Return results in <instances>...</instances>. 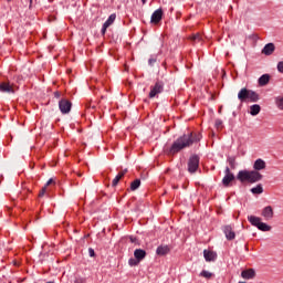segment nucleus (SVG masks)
<instances>
[{
  "mask_svg": "<svg viewBox=\"0 0 283 283\" xmlns=\"http://www.w3.org/2000/svg\"><path fill=\"white\" fill-rule=\"evenodd\" d=\"M254 171H262V169H266V161H264L262 158H259L253 164Z\"/></svg>",
  "mask_w": 283,
  "mask_h": 283,
  "instance_id": "obj_14",
  "label": "nucleus"
},
{
  "mask_svg": "<svg viewBox=\"0 0 283 283\" xmlns=\"http://www.w3.org/2000/svg\"><path fill=\"white\" fill-rule=\"evenodd\" d=\"M125 174H127V169H124V170L119 171L116 175V177L113 179L112 187H117L118 182H120V180H123V178H125Z\"/></svg>",
  "mask_w": 283,
  "mask_h": 283,
  "instance_id": "obj_19",
  "label": "nucleus"
},
{
  "mask_svg": "<svg viewBox=\"0 0 283 283\" xmlns=\"http://www.w3.org/2000/svg\"><path fill=\"white\" fill-rule=\"evenodd\" d=\"M275 52V44L273 42H270L264 45V48L261 51V54H264V56H271Z\"/></svg>",
  "mask_w": 283,
  "mask_h": 283,
  "instance_id": "obj_11",
  "label": "nucleus"
},
{
  "mask_svg": "<svg viewBox=\"0 0 283 283\" xmlns=\"http://www.w3.org/2000/svg\"><path fill=\"white\" fill-rule=\"evenodd\" d=\"M163 9H157L156 11H154V13L151 14L150 18V23H154L155 25L160 23V21H163Z\"/></svg>",
  "mask_w": 283,
  "mask_h": 283,
  "instance_id": "obj_9",
  "label": "nucleus"
},
{
  "mask_svg": "<svg viewBox=\"0 0 283 283\" xmlns=\"http://www.w3.org/2000/svg\"><path fill=\"white\" fill-rule=\"evenodd\" d=\"M8 1V3H10V1H12V0H7Z\"/></svg>",
  "mask_w": 283,
  "mask_h": 283,
  "instance_id": "obj_44",
  "label": "nucleus"
},
{
  "mask_svg": "<svg viewBox=\"0 0 283 283\" xmlns=\"http://www.w3.org/2000/svg\"><path fill=\"white\" fill-rule=\"evenodd\" d=\"M128 264L129 266H138V264H140V261H137L136 259H129Z\"/></svg>",
  "mask_w": 283,
  "mask_h": 283,
  "instance_id": "obj_30",
  "label": "nucleus"
},
{
  "mask_svg": "<svg viewBox=\"0 0 283 283\" xmlns=\"http://www.w3.org/2000/svg\"><path fill=\"white\" fill-rule=\"evenodd\" d=\"M241 276L244 277V280H249V270H244V271L241 273Z\"/></svg>",
  "mask_w": 283,
  "mask_h": 283,
  "instance_id": "obj_36",
  "label": "nucleus"
},
{
  "mask_svg": "<svg viewBox=\"0 0 283 283\" xmlns=\"http://www.w3.org/2000/svg\"><path fill=\"white\" fill-rule=\"evenodd\" d=\"M154 63H156V57H150V59L148 60V64H149V65H154Z\"/></svg>",
  "mask_w": 283,
  "mask_h": 283,
  "instance_id": "obj_39",
  "label": "nucleus"
},
{
  "mask_svg": "<svg viewBox=\"0 0 283 283\" xmlns=\"http://www.w3.org/2000/svg\"><path fill=\"white\" fill-rule=\"evenodd\" d=\"M0 92H2V94H14V84H11L10 82H1Z\"/></svg>",
  "mask_w": 283,
  "mask_h": 283,
  "instance_id": "obj_8",
  "label": "nucleus"
},
{
  "mask_svg": "<svg viewBox=\"0 0 283 283\" xmlns=\"http://www.w3.org/2000/svg\"><path fill=\"white\" fill-rule=\"evenodd\" d=\"M88 255L91 258H94V255H96V252H94V249H92V248L88 249Z\"/></svg>",
  "mask_w": 283,
  "mask_h": 283,
  "instance_id": "obj_38",
  "label": "nucleus"
},
{
  "mask_svg": "<svg viewBox=\"0 0 283 283\" xmlns=\"http://www.w3.org/2000/svg\"><path fill=\"white\" fill-rule=\"evenodd\" d=\"M59 107H60V112H62L63 114H70V112H72V102H70L69 99L62 98L59 102Z\"/></svg>",
  "mask_w": 283,
  "mask_h": 283,
  "instance_id": "obj_6",
  "label": "nucleus"
},
{
  "mask_svg": "<svg viewBox=\"0 0 283 283\" xmlns=\"http://www.w3.org/2000/svg\"><path fill=\"white\" fill-rule=\"evenodd\" d=\"M276 67H277V72L283 74V61L279 62Z\"/></svg>",
  "mask_w": 283,
  "mask_h": 283,
  "instance_id": "obj_35",
  "label": "nucleus"
},
{
  "mask_svg": "<svg viewBox=\"0 0 283 283\" xmlns=\"http://www.w3.org/2000/svg\"><path fill=\"white\" fill-rule=\"evenodd\" d=\"M200 167V156L192 155L188 160V171L189 174H196Z\"/></svg>",
  "mask_w": 283,
  "mask_h": 283,
  "instance_id": "obj_3",
  "label": "nucleus"
},
{
  "mask_svg": "<svg viewBox=\"0 0 283 283\" xmlns=\"http://www.w3.org/2000/svg\"><path fill=\"white\" fill-rule=\"evenodd\" d=\"M226 176L222 179L223 187H229L233 180H235V175L231 172V168L227 167L224 171Z\"/></svg>",
  "mask_w": 283,
  "mask_h": 283,
  "instance_id": "obj_5",
  "label": "nucleus"
},
{
  "mask_svg": "<svg viewBox=\"0 0 283 283\" xmlns=\"http://www.w3.org/2000/svg\"><path fill=\"white\" fill-rule=\"evenodd\" d=\"M171 251L169 245H159L156 250L157 255H167Z\"/></svg>",
  "mask_w": 283,
  "mask_h": 283,
  "instance_id": "obj_20",
  "label": "nucleus"
},
{
  "mask_svg": "<svg viewBox=\"0 0 283 283\" xmlns=\"http://www.w3.org/2000/svg\"><path fill=\"white\" fill-rule=\"evenodd\" d=\"M165 92V83L163 81H157L154 86L150 87L149 98H156L158 94Z\"/></svg>",
  "mask_w": 283,
  "mask_h": 283,
  "instance_id": "obj_4",
  "label": "nucleus"
},
{
  "mask_svg": "<svg viewBox=\"0 0 283 283\" xmlns=\"http://www.w3.org/2000/svg\"><path fill=\"white\" fill-rule=\"evenodd\" d=\"M214 125L217 129H222V119H216Z\"/></svg>",
  "mask_w": 283,
  "mask_h": 283,
  "instance_id": "obj_34",
  "label": "nucleus"
},
{
  "mask_svg": "<svg viewBox=\"0 0 283 283\" xmlns=\"http://www.w3.org/2000/svg\"><path fill=\"white\" fill-rule=\"evenodd\" d=\"M52 184H54V179H49L44 187H50Z\"/></svg>",
  "mask_w": 283,
  "mask_h": 283,
  "instance_id": "obj_40",
  "label": "nucleus"
},
{
  "mask_svg": "<svg viewBox=\"0 0 283 283\" xmlns=\"http://www.w3.org/2000/svg\"><path fill=\"white\" fill-rule=\"evenodd\" d=\"M276 105L279 109H283V96L276 99Z\"/></svg>",
  "mask_w": 283,
  "mask_h": 283,
  "instance_id": "obj_32",
  "label": "nucleus"
},
{
  "mask_svg": "<svg viewBox=\"0 0 283 283\" xmlns=\"http://www.w3.org/2000/svg\"><path fill=\"white\" fill-rule=\"evenodd\" d=\"M114 21H116V13L111 14L108 19L104 22V25L109 28V25H112Z\"/></svg>",
  "mask_w": 283,
  "mask_h": 283,
  "instance_id": "obj_25",
  "label": "nucleus"
},
{
  "mask_svg": "<svg viewBox=\"0 0 283 283\" xmlns=\"http://www.w3.org/2000/svg\"><path fill=\"white\" fill-rule=\"evenodd\" d=\"M139 187H140V179H135L130 184V191H136V189H138Z\"/></svg>",
  "mask_w": 283,
  "mask_h": 283,
  "instance_id": "obj_26",
  "label": "nucleus"
},
{
  "mask_svg": "<svg viewBox=\"0 0 283 283\" xmlns=\"http://www.w3.org/2000/svg\"><path fill=\"white\" fill-rule=\"evenodd\" d=\"M142 2H143V6H145V3H147V0H142Z\"/></svg>",
  "mask_w": 283,
  "mask_h": 283,
  "instance_id": "obj_42",
  "label": "nucleus"
},
{
  "mask_svg": "<svg viewBox=\"0 0 283 283\" xmlns=\"http://www.w3.org/2000/svg\"><path fill=\"white\" fill-rule=\"evenodd\" d=\"M46 191H48V187L44 186V187L40 190V192H39V198H43V196H45Z\"/></svg>",
  "mask_w": 283,
  "mask_h": 283,
  "instance_id": "obj_33",
  "label": "nucleus"
},
{
  "mask_svg": "<svg viewBox=\"0 0 283 283\" xmlns=\"http://www.w3.org/2000/svg\"><path fill=\"white\" fill-rule=\"evenodd\" d=\"M223 232L227 240H235V232L233 231V228H231V226H226L223 228Z\"/></svg>",
  "mask_w": 283,
  "mask_h": 283,
  "instance_id": "obj_17",
  "label": "nucleus"
},
{
  "mask_svg": "<svg viewBox=\"0 0 283 283\" xmlns=\"http://www.w3.org/2000/svg\"><path fill=\"white\" fill-rule=\"evenodd\" d=\"M107 28H109V27H106V24H103L102 30H101V32H102L103 35L106 34Z\"/></svg>",
  "mask_w": 283,
  "mask_h": 283,
  "instance_id": "obj_37",
  "label": "nucleus"
},
{
  "mask_svg": "<svg viewBox=\"0 0 283 283\" xmlns=\"http://www.w3.org/2000/svg\"><path fill=\"white\" fill-rule=\"evenodd\" d=\"M249 222L252 224V227H256V229H259V231H263V232L271 231V226L262 222V218H260V217L250 216Z\"/></svg>",
  "mask_w": 283,
  "mask_h": 283,
  "instance_id": "obj_2",
  "label": "nucleus"
},
{
  "mask_svg": "<svg viewBox=\"0 0 283 283\" xmlns=\"http://www.w3.org/2000/svg\"><path fill=\"white\" fill-rule=\"evenodd\" d=\"M211 275H213L211 272L207 271V270H202L200 273L201 277H206V280L211 279Z\"/></svg>",
  "mask_w": 283,
  "mask_h": 283,
  "instance_id": "obj_28",
  "label": "nucleus"
},
{
  "mask_svg": "<svg viewBox=\"0 0 283 283\" xmlns=\"http://www.w3.org/2000/svg\"><path fill=\"white\" fill-rule=\"evenodd\" d=\"M255 277V270L253 268L249 269V280H253Z\"/></svg>",
  "mask_w": 283,
  "mask_h": 283,
  "instance_id": "obj_31",
  "label": "nucleus"
},
{
  "mask_svg": "<svg viewBox=\"0 0 283 283\" xmlns=\"http://www.w3.org/2000/svg\"><path fill=\"white\" fill-rule=\"evenodd\" d=\"M251 193H253V196H261V193H264V187L262 186V184L256 185L255 187L250 189Z\"/></svg>",
  "mask_w": 283,
  "mask_h": 283,
  "instance_id": "obj_21",
  "label": "nucleus"
},
{
  "mask_svg": "<svg viewBox=\"0 0 283 283\" xmlns=\"http://www.w3.org/2000/svg\"><path fill=\"white\" fill-rule=\"evenodd\" d=\"M54 97L55 98H61V93L59 91L54 92Z\"/></svg>",
  "mask_w": 283,
  "mask_h": 283,
  "instance_id": "obj_41",
  "label": "nucleus"
},
{
  "mask_svg": "<svg viewBox=\"0 0 283 283\" xmlns=\"http://www.w3.org/2000/svg\"><path fill=\"white\" fill-rule=\"evenodd\" d=\"M260 112H262V106H260L259 104H253L250 106V115L251 116H258V114H260Z\"/></svg>",
  "mask_w": 283,
  "mask_h": 283,
  "instance_id": "obj_22",
  "label": "nucleus"
},
{
  "mask_svg": "<svg viewBox=\"0 0 283 283\" xmlns=\"http://www.w3.org/2000/svg\"><path fill=\"white\" fill-rule=\"evenodd\" d=\"M270 82H271V75L268 73L261 75L258 80L260 87H264V86L269 85Z\"/></svg>",
  "mask_w": 283,
  "mask_h": 283,
  "instance_id": "obj_13",
  "label": "nucleus"
},
{
  "mask_svg": "<svg viewBox=\"0 0 283 283\" xmlns=\"http://www.w3.org/2000/svg\"><path fill=\"white\" fill-rule=\"evenodd\" d=\"M264 178V176L262 174H260L259 170H250L249 171V184L253 185L254 182H260V180H262Z\"/></svg>",
  "mask_w": 283,
  "mask_h": 283,
  "instance_id": "obj_7",
  "label": "nucleus"
},
{
  "mask_svg": "<svg viewBox=\"0 0 283 283\" xmlns=\"http://www.w3.org/2000/svg\"><path fill=\"white\" fill-rule=\"evenodd\" d=\"M190 40L192 43H200V41H202V35H200V33H196L190 38Z\"/></svg>",
  "mask_w": 283,
  "mask_h": 283,
  "instance_id": "obj_27",
  "label": "nucleus"
},
{
  "mask_svg": "<svg viewBox=\"0 0 283 283\" xmlns=\"http://www.w3.org/2000/svg\"><path fill=\"white\" fill-rule=\"evenodd\" d=\"M134 258L139 261L143 262V260H145V258H147V251L143 250V249H136L134 251Z\"/></svg>",
  "mask_w": 283,
  "mask_h": 283,
  "instance_id": "obj_18",
  "label": "nucleus"
},
{
  "mask_svg": "<svg viewBox=\"0 0 283 283\" xmlns=\"http://www.w3.org/2000/svg\"><path fill=\"white\" fill-rule=\"evenodd\" d=\"M261 216L265 219V220H273V207L271 206H266L265 208H263Z\"/></svg>",
  "mask_w": 283,
  "mask_h": 283,
  "instance_id": "obj_12",
  "label": "nucleus"
},
{
  "mask_svg": "<svg viewBox=\"0 0 283 283\" xmlns=\"http://www.w3.org/2000/svg\"><path fill=\"white\" fill-rule=\"evenodd\" d=\"M203 258L206 262H216L218 260V253L211 250H203Z\"/></svg>",
  "mask_w": 283,
  "mask_h": 283,
  "instance_id": "obj_10",
  "label": "nucleus"
},
{
  "mask_svg": "<svg viewBox=\"0 0 283 283\" xmlns=\"http://www.w3.org/2000/svg\"><path fill=\"white\" fill-rule=\"evenodd\" d=\"M237 180H240L242 185H244V182H249V170H240L237 175Z\"/></svg>",
  "mask_w": 283,
  "mask_h": 283,
  "instance_id": "obj_16",
  "label": "nucleus"
},
{
  "mask_svg": "<svg viewBox=\"0 0 283 283\" xmlns=\"http://www.w3.org/2000/svg\"><path fill=\"white\" fill-rule=\"evenodd\" d=\"M245 249H249V243L245 244Z\"/></svg>",
  "mask_w": 283,
  "mask_h": 283,
  "instance_id": "obj_43",
  "label": "nucleus"
},
{
  "mask_svg": "<svg viewBox=\"0 0 283 283\" xmlns=\"http://www.w3.org/2000/svg\"><path fill=\"white\" fill-rule=\"evenodd\" d=\"M238 98L241 103H247L249 101V88H242L238 94Z\"/></svg>",
  "mask_w": 283,
  "mask_h": 283,
  "instance_id": "obj_15",
  "label": "nucleus"
},
{
  "mask_svg": "<svg viewBox=\"0 0 283 283\" xmlns=\"http://www.w3.org/2000/svg\"><path fill=\"white\" fill-rule=\"evenodd\" d=\"M260 101V94H258L255 91H249V102L250 103H258Z\"/></svg>",
  "mask_w": 283,
  "mask_h": 283,
  "instance_id": "obj_23",
  "label": "nucleus"
},
{
  "mask_svg": "<svg viewBox=\"0 0 283 283\" xmlns=\"http://www.w3.org/2000/svg\"><path fill=\"white\" fill-rule=\"evenodd\" d=\"M230 169H235V157H228Z\"/></svg>",
  "mask_w": 283,
  "mask_h": 283,
  "instance_id": "obj_29",
  "label": "nucleus"
},
{
  "mask_svg": "<svg viewBox=\"0 0 283 283\" xmlns=\"http://www.w3.org/2000/svg\"><path fill=\"white\" fill-rule=\"evenodd\" d=\"M202 140V134L200 133H188L179 136L169 148V154L174 156V154H179L182 149H187V147H191L193 143H200Z\"/></svg>",
  "mask_w": 283,
  "mask_h": 283,
  "instance_id": "obj_1",
  "label": "nucleus"
},
{
  "mask_svg": "<svg viewBox=\"0 0 283 283\" xmlns=\"http://www.w3.org/2000/svg\"><path fill=\"white\" fill-rule=\"evenodd\" d=\"M249 39L252 41V48H255L258 45V41H260V35L252 33L249 35Z\"/></svg>",
  "mask_w": 283,
  "mask_h": 283,
  "instance_id": "obj_24",
  "label": "nucleus"
}]
</instances>
